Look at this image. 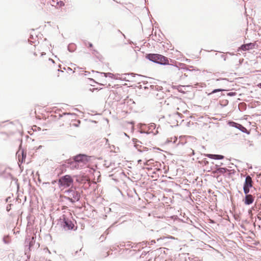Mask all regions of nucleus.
<instances>
[{"label":"nucleus","instance_id":"1","mask_svg":"<svg viewBox=\"0 0 261 261\" xmlns=\"http://www.w3.org/2000/svg\"><path fill=\"white\" fill-rule=\"evenodd\" d=\"M146 58L149 60L163 65L169 64L168 59L160 54H148L146 55Z\"/></svg>","mask_w":261,"mask_h":261},{"label":"nucleus","instance_id":"2","mask_svg":"<svg viewBox=\"0 0 261 261\" xmlns=\"http://www.w3.org/2000/svg\"><path fill=\"white\" fill-rule=\"evenodd\" d=\"M185 65L184 64L179 63L173 66L172 68V71L173 73L180 77H182L183 74L185 76H188L190 75L191 71L184 68Z\"/></svg>","mask_w":261,"mask_h":261},{"label":"nucleus","instance_id":"3","mask_svg":"<svg viewBox=\"0 0 261 261\" xmlns=\"http://www.w3.org/2000/svg\"><path fill=\"white\" fill-rule=\"evenodd\" d=\"M74 163L81 165L83 168L90 161V157L85 154H79L73 158Z\"/></svg>","mask_w":261,"mask_h":261},{"label":"nucleus","instance_id":"4","mask_svg":"<svg viewBox=\"0 0 261 261\" xmlns=\"http://www.w3.org/2000/svg\"><path fill=\"white\" fill-rule=\"evenodd\" d=\"M73 182L70 175H66L59 179V184L60 187L67 188L70 186Z\"/></svg>","mask_w":261,"mask_h":261},{"label":"nucleus","instance_id":"5","mask_svg":"<svg viewBox=\"0 0 261 261\" xmlns=\"http://www.w3.org/2000/svg\"><path fill=\"white\" fill-rule=\"evenodd\" d=\"M66 197L71 202L78 201L80 198V195L75 190L69 189L65 192Z\"/></svg>","mask_w":261,"mask_h":261},{"label":"nucleus","instance_id":"6","mask_svg":"<svg viewBox=\"0 0 261 261\" xmlns=\"http://www.w3.org/2000/svg\"><path fill=\"white\" fill-rule=\"evenodd\" d=\"M253 182L251 177L249 175H247L246 177L243 185V190L245 194H248L250 191V188L253 187Z\"/></svg>","mask_w":261,"mask_h":261},{"label":"nucleus","instance_id":"7","mask_svg":"<svg viewBox=\"0 0 261 261\" xmlns=\"http://www.w3.org/2000/svg\"><path fill=\"white\" fill-rule=\"evenodd\" d=\"M40 64L44 67H53L55 66V62L47 57H43L40 59Z\"/></svg>","mask_w":261,"mask_h":261},{"label":"nucleus","instance_id":"8","mask_svg":"<svg viewBox=\"0 0 261 261\" xmlns=\"http://www.w3.org/2000/svg\"><path fill=\"white\" fill-rule=\"evenodd\" d=\"M63 220L62 226L64 229L66 230L73 229L74 227V224L71 221L67 219L64 215L63 216Z\"/></svg>","mask_w":261,"mask_h":261},{"label":"nucleus","instance_id":"9","mask_svg":"<svg viewBox=\"0 0 261 261\" xmlns=\"http://www.w3.org/2000/svg\"><path fill=\"white\" fill-rule=\"evenodd\" d=\"M254 201V197L250 194H247L244 199V202L246 204L249 205Z\"/></svg>","mask_w":261,"mask_h":261},{"label":"nucleus","instance_id":"10","mask_svg":"<svg viewBox=\"0 0 261 261\" xmlns=\"http://www.w3.org/2000/svg\"><path fill=\"white\" fill-rule=\"evenodd\" d=\"M255 47L254 43H250L242 45L241 47V48L243 50H248L250 49H253Z\"/></svg>","mask_w":261,"mask_h":261},{"label":"nucleus","instance_id":"11","mask_svg":"<svg viewBox=\"0 0 261 261\" xmlns=\"http://www.w3.org/2000/svg\"><path fill=\"white\" fill-rule=\"evenodd\" d=\"M230 124L232 126L235 127L239 129L243 132H245L246 131V128L240 124H238L234 122H231L230 123Z\"/></svg>","mask_w":261,"mask_h":261},{"label":"nucleus","instance_id":"12","mask_svg":"<svg viewBox=\"0 0 261 261\" xmlns=\"http://www.w3.org/2000/svg\"><path fill=\"white\" fill-rule=\"evenodd\" d=\"M205 156L212 159L215 160H222L223 159L224 156L222 155H218V154H205Z\"/></svg>","mask_w":261,"mask_h":261},{"label":"nucleus","instance_id":"13","mask_svg":"<svg viewBox=\"0 0 261 261\" xmlns=\"http://www.w3.org/2000/svg\"><path fill=\"white\" fill-rule=\"evenodd\" d=\"M228 170L225 168H218L216 170L214 171L213 172L214 173H221V174H224L226 173Z\"/></svg>","mask_w":261,"mask_h":261},{"label":"nucleus","instance_id":"14","mask_svg":"<svg viewBox=\"0 0 261 261\" xmlns=\"http://www.w3.org/2000/svg\"><path fill=\"white\" fill-rule=\"evenodd\" d=\"M70 165H71V167L72 169H78L82 168V167L80 165L74 163V160H73V161H72L71 162Z\"/></svg>","mask_w":261,"mask_h":261},{"label":"nucleus","instance_id":"15","mask_svg":"<svg viewBox=\"0 0 261 261\" xmlns=\"http://www.w3.org/2000/svg\"><path fill=\"white\" fill-rule=\"evenodd\" d=\"M151 164H154L153 163V160H148L146 161V162L145 163V165L146 166H148L150 165H151ZM145 168H146L148 170H149L151 168H150L149 167H145Z\"/></svg>","mask_w":261,"mask_h":261},{"label":"nucleus","instance_id":"16","mask_svg":"<svg viewBox=\"0 0 261 261\" xmlns=\"http://www.w3.org/2000/svg\"><path fill=\"white\" fill-rule=\"evenodd\" d=\"M87 46L89 48H92L93 47L92 44L90 42H88V43L87 44Z\"/></svg>","mask_w":261,"mask_h":261},{"label":"nucleus","instance_id":"17","mask_svg":"<svg viewBox=\"0 0 261 261\" xmlns=\"http://www.w3.org/2000/svg\"><path fill=\"white\" fill-rule=\"evenodd\" d=\"M222 91V90H221V89H215V90H214L212 92V93H216V92H219V91Z\"/></svg>","mask_w":261,"mask_h":261},{"label":"nucleus","instance_id":"18","mask_svg":"<svg viewBox=\"0 0 261 261\" xmlns=\"http://www.w3.org/2000/svg\"><path fill=\"white\" fill-rule=\"evenodd\" d=\"M257 86H258L259 88H261V83H259V84H258Z\"/></svg>","mask_w":261,"mask_h":261},{"label":"nucleus","instance_id":"19","mask_svg":"<svg viewBox=\"0 0 261 261\" xmlns=\"http://www.w3.org/2000/svg\"><path fill=\"white\" fill-rule=\"evenodd\" d=\"M133 51L134 53L136 54L135 51L134 50H133Z\"/></svg>","mask_w":261,"mask_h":261},{"label":"nucleus","instance_id":"20","mask_svg":"<svg viewBox=\"0 0 261 261\" xmlns=\"http://www.w3.org/2000/svg\"><path fill=\"white\" fill-rule=\"evenodd\" d=\"M141 162V160H139V161H138V162H139H139Z\"/></svg>","mask_w":261,"mask_h":261}]
</instances>
